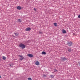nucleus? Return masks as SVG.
<instances>
[{"instance_id": "8", "label": "nucleus", "mask_w": 80, "mask_h": 80, "mask_svg": "<svg viewBox=\"0 0 80 80\" xmlns=\"http://www.w3.org/2000/svg\"><path fill=\"white\" fill-rule=\"evenodd\" d=\"M62 61H64L65 60H67V59L65 58L64 57L62 58Z\"/></svg>"}, {"instance_id": "23", "label": "nucleus", "mask_w": 80, "mask_h": 80, "mask_svg": "<svg viewBox=\"0 0 80 80\" xmlns=\"http://www.w3.org/2000/svg\"><path fill=\"white\" fill-rule=\"evenodd\" d=\"M12 65H10V67H12Z\"/></svg>"}, {"instance_id": "26", "label": "nucleus", "mask_w": 80, "mask_h": 80, "mask_svg": "<svg viewBox=\"0 0 80 80\" xmlns=\"http://www.w3.org/2000/svg\"><path fill=\"white\" fill-rule=\"evenodd\" d=\"M79 64H80V63H79Z\"/></svg>"}, {"instance_id": "16", "label": "nucleus", "mask_w": 80, "mask_h": 80, "mask_svg": "<svg viewBox=\"0 0 80 80\" xmlns=\"http://www.w3.org/2000/svg\"><path fill=\"white\" fill-rule=\"evenodd\" d=\"M54 25L55 26V27H57V23H54Z\"/></svg>"}, {"instance_id": "13", "label": "nucleus", "mask_w": 80, "mask_h": 80, "mask_svg": "<svg viewBox=\"0 0 80 80\" xmlns=\"http://www.w3.org/2000/svg\"><path fill=\"white\" fill-rule=\"evenodd\" d=\"M18 20L19 22H22V20L20 19H18Z\"/></svg>"}, {"instance_id": "22", "label": "nucleus", "mask_w": 80, "mask_h": 80, "mask_svg": "<svg viewBox=\"0 0 80 80\" xmlns=\"http://www.w3.org/2000/svg\"><path fill=\"white\" fill-rule=\"evenodd\" d=\"M34 10L35 11H36V9H35V8H34Z\"/></svg>"}, {"instance_id": "10", "label": "nucleus", "mask_w": 80, "mask_h": 80, "mask_svg": "<svg viewBox=\"0 0 80 80\" xmlns=\"http://www.w3.org/2000/svg\"><path fill=\"white\" fill-rule=\"evenodd\" d=\"M42 54L45 55L46 54V52H45L43 51L42 52Z\"/></svg>"}, {"instance_id": "7", "label": "nucleus", "mask_w": 80, "mask_h": 80, "mask_svg": "<svg viewBox=\"0 0 80 80\" xmlns=\"http://www.w3.org/2000/svg\"><path fill=\"white\" fill-rule=\"evenodd\" d=\"M17 8L18 10H20L21 9V8L20 6L17 7Z\"/></svg>"}, {"instance_id": "18", "label": "nucleus", "mask_w": 80, "mask_h": 80, "mask_svg": "<svg viewBox=\"0 0 80 80\" xmlns=\"http://www.w3.org/2000/svg\"><path fill=\"white\" fill-rule=\"evenodd\" d=\"M42 32H39V33L40 34V33H42Z\"/></svg>"}, {"instance_id": "12", "label": "nucleus", "mask_w": 80, "mask_h": 80, "mask_svg": "<svg viewBox=\"0 0 80 80\" xmlns=\"http://www.w3.org/2000/svg\"><path fill=\"white\" fill-rule=\"evenodd\" d=\"M14 34H15V35H16V36H18L19 35V34L18 33H15Z\"/></svg>"}, {"instance_id": "24", "label": "nucleus", "mask_w": 80, "mask_h": 80, "mask_svg": "<svg viewBox=\"0 0 80 80\" xmlns=\"http://www.w3.org/2000/svg\"><path fill=\"white\" fill-rule=\"evenodd\" d=\"M2 61V59L0 58V62H1Z\"/></svg>"}, {"instance_id": "17", "label": "nucleus", "mask_w": 80, "mask_h": 80, "mask_svg": "<svg viewBox=\"0 0 80 80\" xmlns=\"http://www.w3.org/2000/svg\"><path fill=\"white\" fill-rule=\"evenodd\" d=\"M28 80H32L31 78H28Z\"/></svg>"}, {"instance_id": "3", "label": "nucleus", "mask_w": 80, "mask_h": 80, "mask_svg": "<svg viewBox=\"0 0 80 80\" xmlns=\"http://www.w3.org/2000/svg\"><path fill=\"white\" fill-rule=\"evenodd\" d=\"M19 58H20V60H21V61H22V60H23V59H24V57L22 56H21L19 55Z\"/></svg>"}, {"instance_id": "20", "label": "nucleus", "mask_w": 80, "mask_h": 80, "mask_svg": "<svg viewBox=\"0 0 80 80\" xmlns=\"http://www.w3.org/2000/svg\"><path fill=\"white\" fill-rule=\"evenodd\" d=\"M58 72L57 70H56L55 69L54 70V72Z\"/></svg>"}, {"instance_id": "14", "label": "nucleus", "mask_w": 80, "mask_h": 80, "mask_svg": "<svg viewBox=\"0 0 80 80\" xmlns=\"http://www.w3.org/2000/svg\"><path fill=\"white\" fill-rule=\"evenodd\" d=\"M50 77L51 78H53L54 76H53L52 75H50Z\"/></svg>"}, {"instance_id": "2", "label": "nucleus", "mask_w": 80, "mask_h": 80, "mask_svg": "<svg viewBox=\"0 0 80 80\" xmlns=\"http://www.w3.org/2000/svg\"><path fill=\"white\" fill-rule=\"evenodd\" d=\"M67 44L69 46H71L72 45V42H68Z\"/></svg>"}, {"instance_id": "15", "label": "nucleus", "mask_w": 80, "mask_h": 80, "mask_svg": "<svg viewBox=\"0 0 80 80\" xmlns=\"http://www.w3.org/2000/svg\"><path fill=\"white\" fill-rule=\"evenodd\" d=\"M68 50L69 52H70L71 51V49L70 48H68Z\"/></svg>"}, {"instance_id": "1", "label": "nucleus", "mask_w": 80, "mask_h": 80, "mask_svg": "<svg viewBox=\"0 0 80 80\" xmlns=\"http://www.w3.org/2000/svg\"><path fill=\"white\" fill-rule=\"evenodd\" d=\"M19 46L22 49H24L26 47V46H25V45L22 43L20 44Z\"/></svg>"}, {"instance_id": "4", "label": "nucleus", "mask_w": 80, "mask_h": 80, "mask_svg": "<svg viewBox=\"0 0 80 80\" xmlns=\"http://www.w3.org/2000/svg\"><path fill=\"white\" fill-rule=\"evenodd\" d=\"M35 64L36 65H39L40 64L39 62H38V61H36V62L35 63Z\"/></svg>"}, {"instance_id": "25", "label": "nucleus", "mask_w": 80, "mask_h": 80, "mask_svg": "<svg viewBox=\"0 0 80 80\" xmlns=\"http://www.w3.org/2000/svg\"><path fill=\"white\" fill-rule=\"evenodd\" d=\"M1 78V76L0 75V78Z\"/></svg>"}, {"instance_id": "19", "label": "nucleus", "mask_w": 80, "mask_h": 80, "mask_svg": "<svg viewBox=\"0 0 80 80\" xmlns=\"http://www.w3.org/2000/svg\"><path fill=\"white\" fill-rule=\"evenodd\" d=\"M78 17L79 18H80V14L78 16Z\"/></svg>"}, {"instance_id": "21", "label": "nucleus", "mask_w": 80, "mask_h": 80, "mask_svg": "<svg viewBox=\"0 0 80 80\" xmlns=\"http://www.w3.org/2000/svg\"><path fill=\"white\" fill-rule=\"evenodd\" d=\"M43 77H46V75L45 74H43Z\"/></svg>"}, {"instance_id": "9", "label": "nucleus", "mask_w": 80, "mask_h": 80, "mask_svg": "<svg viewBox=\"0 0 80 80\" xmlns=\"http://www.w3.org/2000/svg\"><path fill=\"white\" fill-rule=\"evenodd\" d=\"M62 32L63 33H66V31L64 29H63L62 30Z\"/></svg>"}, {"instance_id": "11", "label": "nucleus", "mask_w": 80, "mask_h": 80, "mask_svg": "<svg viewBox=\"0 0 80 80\" xmlns=\"http://www.w3.org/2000/svg\"><path fill=\"white\" fill-rule=\"evenodd\" d=\"M2 59L4 60H6V57L4 56H2Z\"/></svg>"}, {"instance_id": "5", "label": "nucleus", "mask_w": 80, "mask_h": 80, "mask_svg": "<svg viewBox=\"0 0 80 80\" xmlns=\"http://www.w3.org/2000/svg\"><path fill=\"white\" fill-rule=\"evenodd\" d=\"M30 30H31V29L29 28H26L25 29L26 31H29Z\"/></svg>"}, {"instance_id": "6", "label": "nucleus", "mask_w": 80, "mask_h": 80, "mask_svg": "<svg viewBox=\"0 0 80 80\" xmlns=\"http://www.w3.org/2000/svg\"><path fill=\"white\" fill-rule=\"evenodd\" d=\"M28 56L31 58H32L33 56L32 54H28Z\"/></svg>"}]
</instances>
